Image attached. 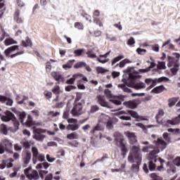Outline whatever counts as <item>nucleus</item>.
<instances>
[{"instance_id": "nucleus-1", "label": "nucleus", "mask_w": 180, "mask_h": 180, "mask_svg": "<svg viewBox=\"0 0 180 180\" xmlns=\"http://www.w3.org/2000/svg\"><path fill=\"white\" fill-rule=\"evenodd\" d=\"M124 74H128L129 80L125 83L122 84H118V88H120L124 91V92H127L128 94H131V89L129 88H134V89L140 90L146 89V84L143 82H139L138 83H135L134 80L137 79V78H140V75H139V72L134 70V67H129L123 70ZM129 86V88L127 87Z\"/></svg>"}, {"instance_id": "nucleus-2", "label": "nucleus", "mask_w": 180, "mask_h": 180, "mask_svg": "<svg viewBox=\"0 0 180 180\" xmlns=\"http://www.w3.org/2000/svg\"><path fill=\"white\" fill-rule=\"evenodd\" d=\"M141 160H143V155L140 151V147L133 146L128 156V161L131 164L136 162V164H133L131 167V169L134 172H137L139 169H140Z\"/></svg>"}, {"instance_id": "nucleus-3", "label": "nucleus", "mask_w": 180, "mask_h": 180, "mask_svg": "<svg viewBox=\"0 0 180 180\" xmlns=\"http://www.w3.org/2000/svg\"><path fill=\"white\" fill-rule=\"evenodd\" d=\"M16 50H19V46L13 45L6 49L4 53L6 57H10V58H15V57H18V56H22V54L25 53L23 51H22L11 55V53H13V51H16Z\"/></svg>"}, {"instance_id": "nucleus-4", "label": "nucleus", "mask_w": 180, "mask_h": 180, "mask_svg": "<svg viewBox=\"0 0 180 180\" xmlns=\"http://www.w3.org/2000/svg\"><path fill=\"white\" fill-rule=\"evenodd\" d=\"M115 141L116 144L120 147L122 153L124 154H126L127 153V147L126 146V144L124 143V139H123V136L122 134L119 133H116L115 134Z\"/></svg>"}, {"instance_id": "nucleus-5", "label": "nucleus", "mask_w": 180, "mask_h": 180, "mask_svg": "<svg viewBox=\"0 0 180 180\" xmlns=\"http://www.w3.org/2000/svg\"><path fill=\"white\" fill-rule=\"evenodd\" d=\"M32 162L33 164H37V161L40 162H43V161H46V156L44 154H39V150L36 147L32 148Z\"/></svg>"}, {"instance_id": "nucleus-6", "label": "nucleus", "mask_w": 180, "mask_h": 180, "mask_svg": "<svg viewBox=\"0 0 180 180\" xmlns=\"http://www.w3.org/2000/svg\"><path fill=\"white\" fill-rule=\"evenodd\" d=\"M16 113H17V116L19 117L20 121L22 123V124H25V123H26L28 127H32V126H33V118L32 117V115H28L27 119L25 122V119H26V112H17Z\"/></svg>"}, {"instance_id": "nucleus-7", "label": "nucleus", "mask_w": 180, "mask_h": 180, "mask_svg": "<svg viewBox=\"0 0 180 180\" xmlns=\"http://www.w3.org/2000/svg\"><path fill=\"white\" fill-rule=\"evenodd\" d=\"M12 142L8 139H5L3 142V144L0 145V154H4L6 153H8L9 154H13V150L12 148Z\"/></svg>"}, {"instance_id": "nucleus-8", "label": "nucleus", "mask_w": 180, "mask_h": 180, "mask_svg": "<svg viewBox=\"0 0 180 180\" xmlns=\"http://www.w3.org/2000/svg\"><path fill=\"white\" fill-rule=\"evenodd\" d=\"M31 170H32V167H28L25 169L24 172H25V175H26L27 178H28V179H30V180L39 179L40 177L39 176V172L36 170H32V172L30 173Z\"/></svg>"}, {"instance_id": "nucleus-9", "label": "nucleus", "mask_w": 180, "mask_h": 180, "mask_svg": "<svg viewBox=\"0 0 180 180\" xmlns=\"http://www.w3.org/2000/svg\"><path fill=\"white\" fill-rule=\"evenodd\" d=\"M5 115H6L0 116L3 122H18V120H16V117L15 116V114L13 113L12 112L6 111Z\"/></svg>"}, {"instance_id": "nucleus-10", "label": "nucleus", "mask_w": 180, "mask_h": 180, "mask_svg": "<svg viewBox=\"0 0 180 180\" xmlns=\"http://www.w3.org/2000/svg\"><path fill=\"white\" fill-rule=\"evenodd\" d=\"M157 162V158H153L149 161V169L150 171H159L160 172L164 171V165H160V166L155 165V163ZM157 168V169H156Z\"/></svg>"}, {"instance_id": "nucleus-11", "label": "nucleus", "mask_w": 180, "mask_h": 180, "mask_svg": "<svg viewBox=\"0 0 180 180\" xmlns=\"http://www.w3.org/2000/svg\"><path fill=\"white\" fill-rule=\"evenodd\" d=\"M82 103H75L73 108L71 110V113L73 116H81L82 115Z\"/></svg>"}, {"instance_id": "nucleus-12", "label": "nucleus", "mask_w": 180, "mask_h": 180, "mask_svg": "<svg viewBox=\"0 0 180 180\" xmlns=\"http://www.w3.org/2000/svg\"><path fill=\"white\" fill-rule=\"evenodd\" d=\"M41 133H46V130L38 129L36 130L34 135L33 136V139L37 140V141L43 142V140L46 139V135L42 134Z\"/></svg>"}, {"instance_id": "nucleus-13", "label": "nucleus", "mask_w": 180, "mask_h": 180, "mask_svg": "<svg viewBox=\"0 0 180 180\" xmlns=\"http://www.w3.org/2000/svg\"><path fill=\"white\" fill-rule=\"evenodd\" d=\"M164 81H169V79L168 77H160V78L155 79L154 80H153L152 84H150L146 89V91H150V89H152V88H154V86H155L157 82L160 83V82H162Z\"/></svg>"}, {"instance_id": "nucleus-14", "label": "nucleus", "mask_w": 180, "mask_h": 180, "mask_svg": "<svg viewBox=\"0 0 180 180\" xmlns=\"http://www.w3.org/2000/svg\"><path fill=\"white\" fill-rule=\"evenodd\" d=\"M97 99H98V103L103 108H108V109L112 108V106H110V105H109V103H108V101H106V100H105V97H103L102 96H98Z\"/></svg>"}, {"instance_id": "nucleus-15", "label": "nucleus", "mask_w": 180, "mask_h": 180, "mask_svg": "<svg viewBox=\"0 0 180 180\" xmlns=\"http://www.w3.org/2000/svg\"><path fill=\"white\" fill-rule=\"evenodd\" d=\"M127 137L129 139V144H135L137 143V137L134 133L127 132Z\"/></svg>"}, {"instance_id": "nucleus-16", "label": "nucleus", "mask_w": 180, "mask_h": 180, "mask_svg": "<svg viewBox=\"0 0 180 180\" xmlns=\"http://www.w3.org/2000/svg\"><path fill=\"white\" fill-rule=\"evenodd\" d=\"M128 113V115H130V116H131V117H134V119H137L138 120H144L142 116L139 115L138 112H136L133 110H129Z\"/></svg>"}, {"instance_id": "nucleus-17", "label": "nucleus", "mask_w": 180, "mask_h": 180, "mask_svg": "<svg viewBox=\"0 0 180 180\" xmlns=\"http://www.w3.org/2000/svg\"><path fill=\"white\" fill-rule=\"evenodd\" d=\"M51 77H53V78L54 79H56V81L58 82V81H63V79H64L63 78V75H61V73L60 72H56L53 71L51 73Z\"/></svg>"}, {"instance_id": "nucleus-18", "label": "nucleus", "mask_w": 180, "mask_h": 180, "mask_svg": "<svg viewBox=\"0 0 180 180\" xmlns=\"http://www.w3.org/2000/svg\"><path fill=\"white\" fill-rule=\"evenodd\" d=\"M78 77H82V74L77 73V74L73 75L72 77H71L70 79H69L66 81V84H68L69 85H72V84H74L75 79H78Z\"/></svg>"}, {"instance_id": "nucleus-19", "label": "nucleus", "mask_w": 180, "mask_h": 180, "mask_svg": "<svg viewBox=\"0 0 180 180\" xmlns=\"http://www.w3.org/2000/svg\"><path fill=\"white\" fill-rule=\"evenodd\" d=\"M153 143L157 146V147H160V146H162L163 148L167 147V142L162 140V138H158L157 141H154Z\"/></svg>"}, {"instance_id": "nucleus-20", "label": "nucleus", "mask_w": 180, "mask_h": 180, "mask_svg": "<svg viewBox=\"0 0 180 180\" xmlns=\"http://www.w3.org/2000/svg\"><path fill=\"white\" fill-rule=\"evenodd\" d=\"M167 123L172 124V126H176L180 124V115L172 120H168Z\"/></svg>"}, {"instance_id": "nucleus-21", "label": "nucleus", "mask_w": 180, "mask_h": 180, "mask_svg": "<svg viewBox=\"0 0 180 180\" xmlns=\"http://www.w3.org/2000/svg\"><path fill=\"white\" fill-rule=\"evenodd\" d=\"M124 105H125V106H127V108H129V109H136V108H137V103H136V101H127L124 103Z\"/></svg>"}, {"instance_id": "nucleus-22", "label": "nucleus", "mask_w": 180, "mask_h": 180, "mask_svg": "<svg viewBox=\"0 0 180 180\" xmlns=\"http://www.w3.org/2000/svg\"><path fill=\"white\" fill-rule=\"evenodd\" d=\"M9 131L8 126L5 124H1L0 125V133L4 136H8V131Z\"/></svg>"}, {"instance_id": "nucleus-23", "label": "nucleus", "mask_w": 180, "mask_h": 180, "mask_svg": "<svg viewBox=\"0 0 180 180\" xmlns=\"http://www.w3.org/2000/svg\"><path fill=\"white\" fill-rule=\"evenodd\" d=\"M19 121H15L14 122V127H9L8 130L11 131V133H16L17 130H19Z\"/></svg>"}, {"instance_id": "nucleus-24", "label": "nucleus", "mask_w": 180, "mask_h": 180, "mask_svg": "<svg viewBox=\"0 0 180 180\" xmlns=\"http://www.w3.org/2000/svg\"><path fill=\"white\" fill-rule=\"evenodd\" d=\"M179 99V97H173L168 99V106L169 108H172V106H175V103L178 102Z\"/></svg>"}, {"instance_id": "nucleus-25", "label": "nucleus", "mask_w": 180, "mask_h": 180, "mask_svg": "<svg viewBox=\"0 0 180 180\" xmlns=\"http://www.w3.org/2000/svg\"><path fill=\"white\" fill-rule=\"evenodd\" d=\"M30 160H32V153L30 152H27L25 156L23 158V163L25 165H27V164L30 162Z\"/></svg>"}, {"instance_id": "nucleus-26", "label": "nucleus", "mask_w": 180, "mask_h": 180, "mask_svg": "<svg viewBox=\"0 0 180 180\" xmlns=\"http://www.w3.org/2000/svg\"><path fill=\"white\" fill-rule=\"evenodd\" d=\"M67 130H71L72 131H75L79 129V124H69L67 127Z\"/></svg>"}, {"instance_id": "nucleus-27", "label": "nucleus", "mask_w": 180, "mask_h": 180, "mask_svg": "<svg viewBox=\"0 0 180 180\" xmlns=\"http://www.w3.org/2000/svg\"><path fill=\"white\" fill-rule=\"evenodd\" d=\"M20 15V11L19 10H17L15 13H14V20L17 22V23H23V20H22V18H20L19 17V15Z\"/></svg>"}, {"instance_id": "nucleus-28", "label": "nucleus", "mask_w": 180, "mask_h": 180, "mask_svg": "<svg viewBox=\"0 0 180 180\" xmlns=\"http://www.w3.org/2000/svg\"><path fill=\"white\" fill-rule=\"evenodd\" d=\"M155 65H157V64H155V63L152 62L150 63V65L149 67L146 68V69H139V72H148V71H150L151 70V68H154V67H155Z\"/></svg>"}, {"instance_id": "nucleus-29", "label": "nucleus", "mask_w": 180, "mask_h": 180, "mask_svg": "<svg viewBox=\"0 0 180 180\" xmlns=\"http://www.w3.org/2000/svg\"><path fill=\"white\" fill-rule=\"evenodd\" d=\"M5 46H11V44H18V41L13 38H7L4 40Z\"/></svg>"}, {"instance_id": "nucleus-30", "label": "nucleus", "mask_w": 180, "mask_h": 180, "mask_svg": "<svg viewBox=\"0 0 180 180\" xmlns=\"http://www.w3.org/2000/svg\"><path fill=\"white\" fill-rule=\"evenodd\" d=\"M164 91V86L163 85H160L158 86L155 87L151 92L153 94H161V92H162Z\"/></svg>"}, {"instance_id": "nucleus-31", "label": "nucleus", "mask_w": 180, "mask_h": 180, "mask_svg": "<svg viewBox=\"0 0 180 180\" xmlns=\"http://www.w3.org/2000/svg\"><path fill=\"white\" fill-rule=\"evenodd\" d=\"M50 167V164L47 162H44L43 163H39L36 166L37 169H41V168H44V169H47Z\"/></svg>"}, {"instance_id": "nucleus-32", "label": "nucleus", "mask_w": 180, "mask_h": 180, "mask_svg": "<svg viewBox=\"0 0 180 180\" xmlns=\"http://www.w3.org/2000/svg\"><path fill=\"white\" fill-rule=\"evenodd\" d=\"M131 63V61L130 60H129L128 58H125L124 60H122L121 62H120V68H123V67H124V65H126V64H130Z\"/></svg>"}, {"instance_id": "nucleus-33", "label": "nucleus", "mask_w": 180, "mask_h": 180, "mask_svg": "<svg viewBox=\"0 0 180 180\" xmlns=\"http://www.w3.org/2000/svg\"><path fill=\"white\" fill-rule=\"evenodd\" d=\"M22 45L23 47H30L32 46V41L27 38L26 41H22Z\"/></svg>"}, {"instance_id": "nucleus-34", "label": "nucleus", "mask_w": 180, "mask_h": 180, "mask_svg": "<svg viewBox=\"0 0 180 180\" xmlns=\"http://www.w3.org/2000/svg\"><path fill=\"white\" fill-rule=\"evenodd\" d=\"M75 63V60L72 59L69 60L67 64H65L63 65V68H71L72 67V64Z\"/></svg>"}, {"instance_id": "nucleus-35", "label": "nucleus", "mask_w": 180, "mask_h": 180, "mask_svg": "<svg viewBox=\"0 0 180 180\" xmlns=\"http://www.w3.org/2000/svg\"><path fill=\"white\" fill-rule=\"evenodd\" d=\"M123 58H124V56H123V55H120L119 56L115 57L112 61V65H115V63L120 61V60H122Z\"/></svg>"}, {"instance_id": "nucleus-36", "label": "nucleus", "mask_w": 180, "mask_h": 180, "mask_svg": "<svg viewBox=\"0 0 180 180\" xmlns=\"http://www.w3.org/2000/svg\"><path fill=\"white\" fill-rule=\"evenodd\" d=\"M84 49H77L74 51V54L75 57H79L80 56H82V53H84Z\"/></svg>"}, {"instance_id": "nucleus-37", "label": "nucleus", "mask_w": 180, "mask_h": 180, "mask_svg": "<svg viewBox=\"0 0 180 180\" xmlns=\"http://www.w3.org/2000/svg\"><path fill=\"white\" fill-rule=\"evenodd\" d=\"M102 127L98 124L91 131H90V133L91 134H94V133H95V131H101V130H102Z\"/></svg>"}, {"instance_id": "nucleus-38", "label": "nucleus", "mask_w": 180, "mask_h": 180, "mask_svg": "<svg viewBox=\"0 0 180 180\" xmlns=\"http://www.w3.org/2000/svg\"><path fill=\"white\" fill-rule=\"evenodd\" d=\"M150 178H152L153 180H162V177L160 176L157 173L150 174Z\"/></svg>"}, {"instance_id": "nucleus-39", "label": "nucleus", "mask_w": 180, "mask_h": 180, "mask_svg": "<svg viewBox=\"0 0 180 180\" xmlns=\"http://www.w3.org/2000/svg\"><path fill=\"white\" fill-rule=\"evenodd\" d=\"M82 67H86L85 62H79L74 65V68H82Z\"/></svg>"}, {"instance_id": "nucleus-40", "label": "nucleus", "mask_w": 180, "mask_h": 180, "mask_svg": "<svg viewBox=\"0 0 180 180\" xmlns=\"http://www.w3.org/2000/svg\"><path fill=\"white\" fill-rule=\"evenodd\" d=\"M96 71H97L98 74H105V72H109V70H108L102 67H98L96 68Z\"/></svg>"}, {"instance_id": "nucleus-41", "label": "nucleus", "mask_w": 180, "mask_h": 180, "mask_svg": "<svg viewBox=\"0 0 180 180\" xmlns=\"http://www.w3.org/2000/svg\"><path fill=\"white\" fill-rule=\"evenodd\" d=\"M165 112H164V110H159L158 114L155 116L156 122L158 123V119L160 117H162Z\"/></svg>"}, {"instance_id": "nucleus-42", "label": "nucleus", "mask_w": 180, "mask_h": 180, "mask_svg": "<svg viewBox=\"0 0 180 180\" xmlns=\"http://www.w3.org/2000/svg\"><path fill=\"white\" fill-rule=\"evenodd\" d=\"M67 138L69 140H74L75 139H78V134H74V133L69 134H68Z\"/></svg>"}, {"instance_id": "nucleus-43", "label": "nucleus", "mask_w": 180, "mask_h": 180, "mask_svg": "<svg viewBox=\"0 0 180 180\" xmlns=\"http://www.w3.org/2000/svg\"><path fill=\"white\" fill-rule=\"evenodd\" d=\"M158 68L159 70H166L167 66H165V62H158Z\"/></svg>"}, {"instance_id": "nucleus-44", "label": "nucleus", "mask_w": 180, "mask_h": 180, "mask_svg": "<svg viewBox=\"0 0 180 180\" xmlns=\"http://www.w3.org/2000/svg\"><path fill=\"white\" fill-rule=\"evenodd\" d=\"M136 53H138V54H141V56H144V54L147 53V50L138 48L136 49Z\"/></svg>"}, {"instance_id": "nucleus-45", "label": "nucleus", "mask_w": 180, "mask_h": 180, "mask_svg": "<svg viewBox=\"0 0 180 180\" xmlns=\"http://www.w3.org/2000/svg\"><path fill=\"white\" fill-rule=\"evenodd\" d=\"M99 110V107L98 105H92L91 107L90 112L91 113H96V112H98Z\"/></svg>"}, {"instance_id": "nucleus-46", "label": "nucleus", "mask_w": 180, "mask_h": 180, "mask_svg": "<svg viewBox=\"0 0 180 180\" xmlns=\"http://www.w3.org/2000/svg\"><path fill=\"white\" fill-rule=\"evenodd\" d=\"M75 27L79 30H82L84 29V25L81 22H75Z\"/></svg>"}, {"instance_id": "nucleus-47", "label": "nucleus", "mask_w": 180, "mask_h": 180, "mask_svg": "<svg viewBox=\"0 0 180 180\" xmlns=\"http://www.w3.org/2000/svg\"><path fill=\"white\" fill-rule=\"evenodd\" d=\"M76 89H77V86H75L68 85V86L65 87V89L67 92H71V91Z\"/></svg>"}, {"instance_id": "nucleus-48", "label": "nucleus", "mask_w": 180, "mask_h": 180, "mask_svg": "<svg viewBox=\"0 0 180 180\" xmlns=\"http://www.w3.org/2000/svg\"><path fill=\"white\" fill-rule=\"evenodd\" d=\"M173 164H174V165H176V167H180V157L176 158L173 160Z\"/></svg>"}, {"instance_id": "nucleus-49", "label": "nucleus", "mask_w": 180, "mask_h": 180, "mask_svg": "<svg viewBox=\"0 0 180 180\" xmlns=\"http://www.w3.org/2000/svg\"><path fill=\"white\" fill-rule=\"evenodd\" d=\"M46 174H49V171L41 170L39 172V175L40 178H41V179H43V178H44V175H46Z\"/></svg>"}, {"instance_id": "nucleus-50", "label": "nucleus", "mask_w": 180, "mask_h": 180, "mask_svg": "<svg viewBox=\"0 0 180 180\" xmlns=\"http://www.w3.org/2000/svg\"><path fill=\"white\" fill-rule=\"evenodd\" d=\"M52 92L55 94L56 95H58L60 94V86H56L53 89Z\"/></svg>"}, {"instance_id": "nucleus-51", "label": "nucleus", "mask_w": 180, "mask_h": 180, "mask_svg": "<svg viewBox=\"0 0 180 180\" xmlns=\"http://www.w3.org/2000/svg\"><path fill=\"white\" fill-rule=\"evenodd\" d=\"M136 43V41H134V38L133 37H131L129 39H128L127 44L128 46H133Z\"/></svg>"}, {"instance_id": "nucleus-52", "label": "nucleus", "mask_w": 180, "mask_h": 180, "mask_svg": "<svg viewBox=\"0 0 180 180\" xmlns=\"http://www.w3.org/2000/svg\"><path fill=\"white\" fill-rule=\"evenodd\" d=\"M64 107V103L63 102H59L56 103L54 106L55 109H61V108Z\"/></svg>"}, {"instance_id": "nucleus-53", "label": "nucleus", "mask_w": 180, "mask_h": 180, "mask_svg": "<svg viewBox=\"0 0 180 180\" xmlns=\"http://www.w3.org/2000/svg\"><path fill=\"white\" fill-rule=\"evenodd\" d=\"M167 131H169V133H175V134H178V133H179V129L169 128L167 129Z\"/></svg>"}, {"instance_id": "nucleus-54", "label": "nucleus", "mask_w": 180, "mask_h": 180, "mask_svg": "<svg viewBox=\"0 0 180 180\" xmlns=\"http://www.w3.org/2000/svg\"><path fill=\"white\" fill-rule=\"evenodd\" d=\"M59 115H60L59 112L50 111L49 112V115L52 116V117H56V116H59Z\"/></svg>"}, {"instance_id": "nucleus-55", "label": "nucleus", "mask_w": 180, "mask_h": 180, "mask_svg": "<svg viewBox=\"0 0 180 180\" xmlns=\"http://www.w3.org/2000/svg\"><path fill=\"white\" fill-rule=\"evenodd\" d=\"M119 119H120L121 120L130 121V120H131V117L122 115V116L119 117Z\"/></svg>"}, {"instance_id": "nucleus-56", "label": "nucleus", "mask_w": 180, "mask_h": 180, "mask_svg": "<svg viewBox=\"0 0 180 180\" xmlns=\"http://www.w3.org/2000/svg\"><path fill=\"white\" fill-rule=\"evenodd\" d=\"M15 151H22V146L19 145V143H15L14 145Z\"/></svg>"}, {"instance_id": "nucleus-57", "label": "nucleus", "mask_w": 180, "mask_h": 180, "mask_svg": "<svg viewBox=\"0 0 180 180\" xmlns=\"http://www.w3.org/2000/svg\"><path fill=\"white\" fill-rule=\"evenodd\" d=\"M6 105H7V106H12V105H13V100H12L11 98H7L6 101Z\"/></svg>"}, {"instance_id": "nucleus-58", "label": "nucleus", "mask_w": 180, "mask_h": 180, "mask_svg": "<svg viewBox=\"0 0 180 180\" xmlns=\"http://www.w3.org/2000/svg\"><path fill=\"white\" fill-rule=\"evenodd\" d=\"M31 112L32 115H34V116H36V117H39V116H40V110H33L31 111Z\"/></svg>"}, {"instance_id": "nucleus-59", "label": "nucleus", "mask_w": 180, "mask_h": 180, "mask_svg": "<svg viewBox=\"0 0 180 180\" xmlns=\"http://www.w3.org/2000/svg\"><path fill=\"white\" fill-rule=\"evenodd\" d=\"M46 160H47L48 162H54V161H56V158H51V157H50V155L47 154Z\"/></svg>"}, {"instance_id": "nucleus-60", "label": "nucleus", "mask_w": 180, "mask_h": 180, "mask_svg": "<svg viewBox=\"0 0 180 180\" xmlns=\"http://www.w3.org/2000/svg\"><path fill=\"white\" fill-rule=\"evenodd\" d=\"M148 148H154V146H153V145H150L149 146H144L142 148L143 153H148Z\"/></svg>"}, {"instance_id": "nucleus-61", "label": "nucleus", "mask_w": 180, "mask_h": 180, "mask_svg": "<svg viewBox=\"0 0 180 180\" xmlns=\"http://www.w3.org/2000/svg\"><path fill=\"white\" fill-rule=\"evenodd\" d=\"M136 126H137V127H140V129H142V130H143V131H146V130H147L146 125L142 123H137Z\"/></svg>"}, {"instance_id": "nucleus-62", "label": "nucleus", "mask_w": 180, "mask_h": 180, "mask_svg": "<svg viewBox=\"0 0 180 180\" xmlns=\"http://www.w3.org/2000/svg\"><path fill=\"white\" fill-rule=\"evenodd\" d=\"M8 99V97L5 96L0 95V102L1 103H5L6 102V100Z\"/></svg>"}, {"instance_id": "nucleus-63", "label": "nucleus", "mask_w": 180, "mask_h": 180, "mask_svg": "<svg viewBox=\"0 0 180 180\" xmlns=\"http://www.w3.org/2000/svg\"><path fill=\"white\" fill-rule=\"evenodd\" d=\"M23 147H25V149L30 148V143H29L28 141H25L22 143Z\"/></svg>"}, {"instance_id": "nucleus-64", "label": "nucleus", "mask_w": 180, "mask_h": 180, "mask_svg": "<svg viewBox=\"0 0 180 180\" xmlns=\"http://www.w3.org/2000/svg\"><path fill=\"white\" fill-rule=\"evenodd\" d=\"M45 180H53V174H49L45 177Z\"/></svg>"}]
</instances>
